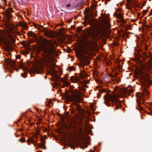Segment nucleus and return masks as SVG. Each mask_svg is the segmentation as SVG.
Segmentation results:
<instances>
[{
	"instance_id": "1",
	"label": "nucleus",
	"mask_w": 152,
	"mask_h": 152,
	"mask_svg": "<svg viewBox=\"0 0 152 152\" xmlns=\"http://www.w3.org/2000/svg\"><path fill=\"white\" fill-rule=\"evenodd\" d=\"M41 42L43 45V56L46 61H48L47 62H50L55 52V47L50 41L45 39H42Z\"/></svg>"
},
{
	"instance_id": "2",
	"label": "nucleus",
	"mask_w": 152,
	"mask_h": 152,
	"mask_svg": "<svg viewBox=\"0 0 152 152\" xmlns=\"http://www.w3.org/2000/svg\"><path fill=\"white\" fill-rule=\"evenodd\" d=\"M72 96L70 98L71 101L75 103L76 110L78 112L82 111L80 106L77 103L82 102V99L81 94L78 90H75L74 91H71Z\"/></svg>"
},
{
	"instance_id": "3",
	"label": "nucleus",
	"mask_w": 152,
	"mask_h": 152,
	"mask_svg": "<svg viewBox=\"0 0 152 152\" xmlns=\"http://www.w3.org/2000/svg\"><path fill=\"white\" fill-rule=\"evenodd\" d=\"M108 100L111 101L112 103H114L116 107L115 110L118 109L121 107L120 101L117 99V96L115 95H110L108 97Z\"/></svg>"
},
{
	"instance_id": "4",
	"label": "nucleus",
	"mask_w": 152,
	"mask_h": 152,
	"mask_svg": "<svg viewBox=\"0 0 152 152\" xmlns=\"http://www.w3.org/2000/svg\"><path fill=\"white\" fill-rule=\"evenodd\" d=\"M106 30V28L103 24H102L98 27L96 30V33L95 34V37L102 36L105 33Z\"/></svg>"
},
{
	"instance_id": "5",
	"label": "nucleus",
	"mask_w": 152,
	"mask_h": 152,
	"mask_svg": "<svg viewBox=\"0 0 152 152\" xmlns=\"http://www.w3.org/2000/svg\"><path fill=\"white\" fill-rule=\"evenodd\" d=\"M51 72L52 73L55 77L56 78V80L57 81H60L61 82L65 84L67 86L69 85V83L66 81L65 79L64 78H61L58 75H56L57 73V71L55 69L53 68L51 70Z\"/></svg>"
},
{
	"instance_id": "6",
	"label": "nucleus",
	"mask_w": 152,
	"mask_h": 152,
	"mask_svg": "<svg viewBox=\"0 0 152 152\" xmlns=\"http://www.w3.org/2000/svg\"><path fill=\"white\" fill-rule=\"evenodd\" d=\"M151 83V82L150 81H149L148 84H146V85H145V88H144V90H143V94H141L140 95L141 96H142L143 98V94H145V95H149V92L147 90V89L146 88V87H148L149 85H150Z\"/></svg>"
},
{
	"instance_id": "7",
	"label": "nucleus",
	"mask_w": 152,
	"mask_h": 152,
	"mask_svg": "<svg viewBox=\"0 0 152 152\" xmlns=\"http://www.w3.org/2000/svg\"><path fill=\"white\" fill-rule=\"evenodd\" d=\"M7 64L12 68L13 69H15L16 65L15 63L13 60H9L7 61Z\"/></svg>"
},
{
	"instance_id": "8",
	"label": "nucleus",
	"mask_w": 152,
	"mask_h": 152,
	"mask_svg": "<svg viewBox=\"0 0 152 152\" xmlns=\"http://www.w3.org/2000/svg\"><path fill=\"white\" fill-rule=\"evenodd\" d=\"M115 15L123 23H125V22L124 21V19L123 15L121 13H116L115 14Z\"/></svg>"
},
{
	"instance_id": "9",
	"label": "nucleus",
	"mask_w": 152,
	"mask_h": 152,
	"mask_svg": "<svg viewBox=\"0 0 152 152\" xmlns=\"http://www.w3.org/2000/svg\"><path fill=\"white\" fill-rule=\"evenodd\" d=\"M5 49L7 51H11L13 50L12 46L9 44H7L6 45Z\"/></svg>"
},
{
	"instance_id": "10",
	"label": "nucleus",
	"mask_w": 152,
	"mask_h": 152,
	"mask_svg": "<svg viewBox=\"0 0 152 152\" xmlns=\"http://www.w3.org/2000/svg\"><path fill=\"white\" fill-rule=\"evenodd\" d=\"M44 33L45 35L47 37H50L51 35L50 32L47 30L46 29H44L42 31Z\"/></svg>"
},
{
	"instance_id": "11",
	"label": "nucleus",
	"mask_w": 152,
	"mask_h": 152,
	"mask_svg": "<svg viewBox=\"0 0 152 152\" xmlns=\"http://www.w3.org/2000/svg\"><path fill=\"white\" fill-rule=\"evenodd\" d=\"M152 67V62L147 64L145 66V68H147L148 70H150Z\"/></svg>"
},
{
	"instance_id": "12",
	"label": "nucleus",
	"mask_w": 152,
	"mask_h": 152,
	"mask_svg": "<svg viewBox=\"0 0 152 152\" xmlns=\"http://www.w3.org/2000/svg\"><path fill=\"white\" fill-rule=\"evenodd\" d=\"M80 148L83 149L84 148H86L87 147V145L86 143L83 142L80 143Z\"/></svg>"
},
{
	"instance_id": "13",
	"label": "nucleus",
	"mask_w": 152,
	"mask_h": 152,
	"mask_svg": "<svg viewBox=\"0 0 152 152\" xmlns=\"http://www.w3.org/2000/svg\"><path fill=\"white\" fill-rule=\"evenodd\" d=\"M12 12V9L11 8H7L6 10L7 14L8 15H9Z\"/></svg>"
},
{
	"instance_id": "14",
	"label": "nucleus",
	"mask_w": 152,
	"mask_h": 152,
	"mask_svg": "<svg viewBox=\"0 0 152 152\" xmlns=\"http://www.w3.org/2000/svg\"><path fill=\"white\" fill-rule=\"evenodd\" d=\"M42 142L43 143V144H41L40 145V147H42L43 149H46V146H45L44 143H45V141L44 140H42Z\"/></svg>"
},
{
	"instance_id": "15",
	"label": "nucleus",
	"mask_w": 152,
	"mask_h": 152,
	"mask_svg": "<svg viewBox=\"0 0 152 152\" xmlns=\"http://www.w3.org/2000/svg\"><path fill=\"white\" fill-rule=\"evenodd\" d=\"M84 40L86 42V43L87 44H88V43H90L91 42L90 41L89 39H88L84 37Z\"/></svg>"
},
{
	"instance_id": "16",
	"label": "nucleus",
	"mask_w": 152,
	"mask_h": 152,
	"mask_svg": "<svg viewBox=\"0 0 152 152\" xmlns=\"http://www.w3.org/2000/svg\"><path fill=\"white\" fill-rule=\"evenodd\" d=\"M29 142H30V143L33 144L34 145H35V142L33 139H29Z\"/></svg>"
},
{
	"instance_id": "17",
	"label": "nucleus",
	"mask_w": 152,
	"mask_h": 152,
	"mask_svg": "<svg viewBox=\"0 0 152 152\" xmlns=\"http://www.w3.org/2000/svg\"><path fill=\"white\" fill-rule=\"evenodd\" d=\"M69 146L72 149L74 150L76 148L75 147L73 146L71 144Z\"/></svg>"
},
{
	"instance_id": "18",
	"label": "nucleus",
	"mask_w": 152,
	"mask_h": 152,
	"mask_svg": "<svg viewBox=\"0 0 152 152\" xmlns=\"http://www.w3.org/2000/svg\"><path fill=\"white\" fill-rule=\"evenodd\" d=\"M104 103H106V105L107 106H110V103H109L108 102H107L106 101H105L104 102Z\"/></svg>"
},
{
	"instance_id": "19",
	"label": "nucleus",
	"mask_w": 152,
	"mask_h": 152,
	"mask_svg": "<svg viewBox=\"0 0 152 152\" xmlns=\"http://www.w3.org/2000/svg\"><path fill=\"white\" fill-rule=\"evenodd\" d=\"M20 141L22 142H25L26 140L23 138H21L20 139Z\"/></svg>"
},
{
	"instance_id": "20",
	"label": "nucleus",
	"mask_w": 152,
	"mask_h": 152,
	"mask_svg": "<svg viewBox=\"0 0 152 152\" xmlns=\"http://www.w3.org/2000/svg\"><path fill=\"white\" fill-rule=\"evenodd\" d=\"M72 77L73 78V79L75 81H76L78 80V78L77 77L73 76Z\"/></svg>"
},
{
	"instance_id": "21",
	"label": "nucleus",
	"mask_w": 152,
	"mask_h": 152,
	"mask_svg": "<svg viewBox=\"0 0 152 152\" xmlns=\"http://www.w3.org/2000/svg\"><path fill=\"white\" fill-rule=\"evenodd\" d=\"M23 26L24 28L25 29H27L28 28L27 26L26 25H24Z\"/></svg>"
},
{
	"instance_id": "22",
	"label": "nucleus",
	"mask_w": 152,
	"mask_h": 152,
	"mask_svg": "<svg viewBox=\"0 0 152 152\" xmlns=\"http://www.w3.org/2000/svg\"><path fill=\"white\" fill-rule=\"evenodd\" d=\"M70 6V4H68L66 5V7H69Z\"/></svg>"
},
{
	"instance_id": "23",
	"label": "nucleus",
	"mask_w": 152,
	"mask_h": 152,
	"mask_svg": "<svg viewBox=\"0 0 152 152\" xmlns=\"http://www.w3.org/2000/svg\"><path fill=\"white\" fill-rule=\"evenodd\" d=\"M116 10H117V11H121V10H119V9H116Z\"/></svg>"
},
{
	"instance_id": "24",
	"label": "nucleus",
	"mask_w": 152,
	"mask_h": 152,
	"mask_svg": "<svg viewBox=\"0 0 152 152\" xmlns=\"http://www.w3.org/2000/svg\"><path fill=\"white\" fill-rule=\"evenodd\" d=\"M27 142L28 143H30V142H29V139L27 141Z\"/></svg>"
},
{
	"instance_id": "25",
	"label": "nucleus",
	"mask_w": 152,
	"mask_h": 152,
	"mask_svg": "<svg viewBox=\"0 0 152 152\" xmlns=\"http://www.w3.org/2000/svg\"><path fill=\"white\" fill-rule=\"evenodd\" d=\"M130 92H134V90L132 89H131Z\"/></svg>"
},
{
	"instance_id": "26",
	"label": "nucleus",
	"mask_w": 152,
	"mask_h": 152,
	"mask_svg": "<svg viewBox=\"0 0 152 152\" xmlns=\"http://www.w3.org/2000/svg\"><path fill=\"white\" fill-rule=\"evenodd\" d=\"M138 56H140V55H139V56H137V59H138V60H139V58H138Z\"/></svg>"
},
{
	"instance_id": "27",
	"label": "nucleus",
	"mask_w": 152,
	"mask_h": 152,
	"mask_svg": "<svg viewBox=\"0 0 152 152\" xmlns=\"http://www.w3.org/2000/svg\"><path fill=\"white\" fill-rule=\"evenodd\" d=\"M137 104L139 105V102H138V101H137Z\"/></svg>"
},
{
	"instance_id": "28",
	"label": "nucleus",
	"mask_w": 152,
	"mask_h": 152,
	"mask_svg": "<svg viewBox=\"0 0 152 152\" xmlns=\"http://www.w3.org/2000/svg\"><path fill=\"white\" fill-rule=\"evenodd\" d=\"M36 152H42V151H40L39 152L37 151Z\"/></svg>"
},
{
	"instance_id": "29",
	"label": "nucleus",
	"mask_w": 152,
	"mask_h": 152,
	"mask_svg": "<svg viewBox=\"0 0 152 152\" xmlns=\"http://www.w3.org/2000/svg\"><path fill=\"white\" fill-rule=\"evenodd\" d=\"M145 49L146 50H147L148 49V47H145Z\"/></svg>"
},
{
	"instance_id": "30",
	"label": "nucleus",
	"mask_w": 152,
	"mask_h": 152,
	"mask_svg": "<svg viewBox=\"0 0 152 152\" xmlns=\"http://www.w3.org/2000/svg\"><path fill=\"white\" fill-rule=\"evenodd\" d=\"M10 38H11L12 39H13V38L12 37H10Z\"/></svg>"
},
{
	"instance_id": "31",
	"label": "nucleus",
	"mask_w": 152,
	"mask_h": 152,
	"mask_svg": "<svg viewBox=\"0 0 152 152\" xmlns=\"http://www.w3.org/2000/svg\"><path fill=\"white\" fill-rule=\"evenodd\" d=\"M40 73V72L39 71H38V72H37V73Z\"/></svg>"
},
{
	"instance_id": "32",
	"label": "nucleus",
	"mask_w": 152,
	"mask_h": 152,
	"mask_svg": "<svg viewBox=\"0 0 152 152\" xmlns=\"http://www.w3.org/2000/svg\"><path fill=\"white\" fill-rule=\"evenodd\" d=\"M124 92L126 93L127 91H126V90H125Z\"/></svg>"
},
{
	"instance_id": "33",
	"label": "nucleus",
	"mask_w": 152,
	"mask_h": 152,
	"mask_svg": "<svg viewBox=\"0 0 152 152\" xmlns=\"http://www.w3.org/2000/svg\"><path fill=\"white\" fill-rule=\"evenodd\" d=\"M38 43H40V42H38Z\"/></svg>"
},
{
	"instance_id": "34",
	"label": "nucleus",
	"mask_w": 152,
	"mask_h": 152,
	"mask_svg": "<svg viewBox=\"0 0 152 152\" xmlns=\"http://www.w3.org/2000/svg\"><path fill=\"white\" fill-rule=\"evenodd\" d=\"M142 103H143V102H142ZM140 103H141V102H140Z\"/></svg>"
}]
</instances>
